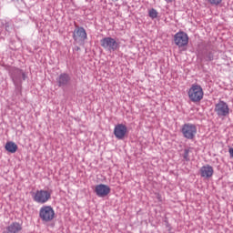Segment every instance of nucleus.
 I'll use <instances>...</instances> for the list:
<instances>
[{
	"mask_svg": "<svg viewBox=\"0 0 233 233\" xmlns=\"http://www.w3.org/2000/svg\"><path fill=\"white\" fill-rule=\"evenodd\" d=\"M208 3H209V5H212V6H218L221 5V3H223V0H208Z\"/></svg>",
	"mask_w": 233,
	"mask_h": 233,
	"instance_id": "obj_18",
	"label": "nucleus"
},
{
	"mask_svg": "<svg viewBox=\"0 0 233 233\" xmlns=\"http://www.w3.org/2000/svg\"><path fill=\"white\" fill-rule=\"evenodd\" d=\"M173 1H176V0H166L167 3H173Z\"/></svg>",
	"mask_w": 233,
	"mask_h": 233,
	"instance_id": "obj_21",
	"label": "nucleus"
},
{
	"mask_svg": "<svg viewBox=\"0 0 233 233\" xmlns=\"http://www.w3.org/2000/svg\"><path fill=\"white\" fill-rule=\"evenodd\" d=\"M5 150L10 154H15L17 152V145L10 141L5 144Z\"/></svg>",
	"mask_w": 233,
	"mask_h": 233,
	"instance_id": "obj_15",
	"label": "nucleus"
},
{
	"mask_svg": "<svg viewBox=\"0 0 233 233\" xmlns=\"http://www.w3.org/2000/svg\"><path fill=\"white\" fill-rule=\"evenodd\" d=\"M157 15H158L157 11L156 9H154V8H152V9H150V10L148 11V15H149V17H150L151 19H156V18H157Z\"/></svg>",
	"mask_w": 233,
	"mask_h": 233,
	"instance_id": "obj_17",
	"label": "nucleus"
},
{
	"mask_svg": "<svg viewBox=\"0 0 233 233\" xmlns=\"http://www.w3.org/2000/svg\"><path fill=\"white\" fill-rule=\"evenodd\" d=\"M181 133L186 139H194L198 134V127L194 124L187 123L182 126Z\"/></svg>",
	"mask_w": 233,
	"mask_h": 233,
	"instance_id": "obj_5",
	"label": "nucleus"
},
{
	"mask_svg": "<svg viewBox=\"0 0 233 233\" xmlns=\"http://www.w3.org/2000/svg\"><path fill=\"white\" fill-rule=\"evenodd\" d=\"M114 3L117 2L118 0H112Z\"/></svg>",
	"mask_w": 233,
	"mask_h": 233,
	"instance_id": "obj_22",
	"label": "nucleus"
},
{
	"mask_svg": "<svg viewBox=\"0 0 233 233\" xmlns=\"http://www.w3.org/2000/svg\"><path fill=\"white\" fill-rule=\"evenodd\" d=\"M215 112L218 117H227V116L230 114L228 104L223 100H220L218 104L215 105Z\"/></svg>",
	"mask_w": 233,
	"mask_h": 233,
	"instance_id": "obj_6",
	"label": "nucleus"
},
{
	"mask_svg": "<svg viewBox=\"0 0 233 233\" xmlns=\"http://www.w3.org/2000/svg\"><path fill=\"white\" fill-rule=\"evenodd\" d=\"M100 45L102 48L107 50L108 52H116V50H119V42L116 41L110 36L102 38L100 40Z\"/></svg>",
	"mask_w": 233,
	"mask_h": 233,
	"instance_id": "obj_4",
	"label": "nucleus"
},
{
	"mask_svg": "<svg viewBox=\"0 0 233 233\" xmlns=\"http://www.w3.org/2000/svg\"><path fill=\"white\" fill-rule=\"evenodd\" d=\"M52 199V192L46 189H38L33 194V200L40 205H45Z\"/></svg>",
	"mask_w": 233,
	"mask_h": 233,
	"instance_id": "obj_2",
	"label": "nucleus"
},
{
	"mask_svg": "<svg viewBox=\"0 0 233 233\" xmlns=\"http://www.w3.org/2000/svg\"><path fill=\"white\" fill-rule=\"evenodd\" d=\"M228 152H229L230 157H233V148L232 147L229 148Z\"/></svg>",
	"mask_w": 233,
	"mask_h": 233,
	"instance_id": "obj_20",
	"label": "nucleus"
},
{
	"mask_svg": "<svg viewBox=\"0 0 233 233\" xmlns=\"http://www.w3.org/2000/svg\"><path fill=\"white\" fill-rule=\"evenodd\" d=\"M23 230V226L18 222H13L5 228L3 233H19Z\"/></svg>",
	"mask_w": 233,
	"mask_h": 233,
	"instance_id": "obj_14",
	"label": "nucleus"
},
{
	"mask_svg": "<svg viewBox=\"0 0 233 233\" xmlns=\"http://www.w3.org/2000/svg\"><path fill=\"white\" fill-rule=\"evenodd\" d=\"M110 187L105 184L96 185L95 187V192L98 198H106V196L110 194Z\"/></svg>",
	"mask_w": 233,
	"mask_h": 233,
	"instance_id": "obj_10",
	"label": "nucleus"
},
{
	"mask_svg": "<svg viewBox=\"0 0 233 233\" xmlns=\"http://www.w3.org/2000/svg\"><path fill=\"white\" fill-rule=\"evenodd\" d=\"M188 154H190V150L189 149H185L184 150V155H183V157H184L185 161H190V157H188Z\"/></svg>",
	"mask_w": 233,
	"mask_h": 233,
	"instance_id": "obj_19",
	"label": "nucleus"
},
{
	"mask_svg": "<svg viewBox=\"0 0 233 233\" xmlns=\"http://www.w3.org/2000/svg\"><path fill=\"white\" fill-rule=\"evenodd\" d=\"M87 38L86 31L84 27H76L73 33V39L76 43H84Z\"/></svg>",
	"mask_w": 233,
	"mask_h": 233,
	"instance_id": "obj_9",
	"label": "nucleus"
},
{
	"mask_svg": "<svg viewBox=\"0 0 233 233\" xmlns=\"http://www.w3.org/2000/svg\"><path fill=\"white\" fill-rule=\"evenodd\" d=\"M11 77L15 86H18L22 83V78L25 81L26 76L25 75V72H23V70L19 68H14L11 73Z\"/></svg>",
	"mask_w": 233,
	"mask_h": 233,
	"instance_id": "obj_8",
	"label": "nucleus"
},
{
	"mask_svg": "<svg viewBox=\"0 0 233 233\" xmlns=\"http://www.w3.org/2000/svg\"><path fill=\"white\" fill-rule=\"evenodd\" d=\"M39 218L44 223H50L56 218V211L52 206H43L39 210Z\"/></svg>",
	"mask_w": 233,
	"mask_h": 233,
	"instance_id": "obj_3",
	"label": "nucleus"
},
{
	"mask_svg": "<svg viewBox=\"0 0 233 233\" xmlns=\"http://www.w3.org/2000/svg\"><path fill=\"white\" fill-rule=\"evenodd\" d=\"M56 83L60 88L66 86L70 83V75L66 73H62L56 78Z\"/></svg>",
	"mask_w": 233,
	"mask_h": 233,
	"instance_id": "obj_13",
	"label": "nucleus"
},
{
	"mask_svg": "<svg viewBox=\"0 0 233 233\" xmlns=\"http://www.w3.org/2000/svg\"><path fill=\"white\" fill-rule=\"evenodd\" d=\"M189 100L192 103H199L203 99L205 93L203 92V87L198 84H193L187 92Z\"/></svg>",
	"mask_w": 233,
	"mask_h": 233,
	"instance_id": "obj_1",
	"label": "nucleus"
},
{
	"mask_svg": "<svg viewBox=\"0 0 233 233\" xmlns=\"http://www.w3.org/2000/svg\"><path fill=\"white\" fill-rule=\"evenodd\" d=\"M174 41L175 45H177V46L179 48L187 46V45H188V35L183 31H180L174 35Z\"/></svg>",
	"mask_w": 233,
	"mask_h": 233,
	"instance_id": "obj_7",
	"label": "nucleus"
},
{
	"mask_svg": "<svg viewBox=\"0 0 233 233\" xmlns=\"http://www.w3.org/2000/svg\"><path fill=\"white\" fill-rule=\"evenodd\" d=\"M205 61H214V52L209 51L204 56Z\"/></svg>",
	"mask_w": 233,
	"mask_h": 233,
	"instance_id": "obj_16",
	"label": "nucleus"
},
{
	"mask_svg": "<svg viewBox=\"0 0 233 233\" xmlns=\"http://www.w3.org/2000/svg\"><path fill=\"white\" fill-rule=\"evenodd\" d=\"M127 126H125L123 124H117L115 127L114 134H115V137H116V139H124L125 136H127Z\"/></svg>",
	"mask_w": 233,
	"mask_h": 233,
	"instance_id": "obj_11",
	"label": "nucleus"
},
{
	"mask_svg": "<svg viewBox=\"0 0 233 233\" xmlns=\"http://www.w3.org/2000/svg\"><path fill=\"white\" fill-rule=\"evenodd\" d=\"M200 176L201 177H204L205 179H209V177H212L214 176V167L210 165L203 166L200 168Z\"/></svg>",
	"mask_w": 233,
	"mask_h": 233,
	"instance_id": "obj_12",
	"label": "nucleus"
}]
</instances>
